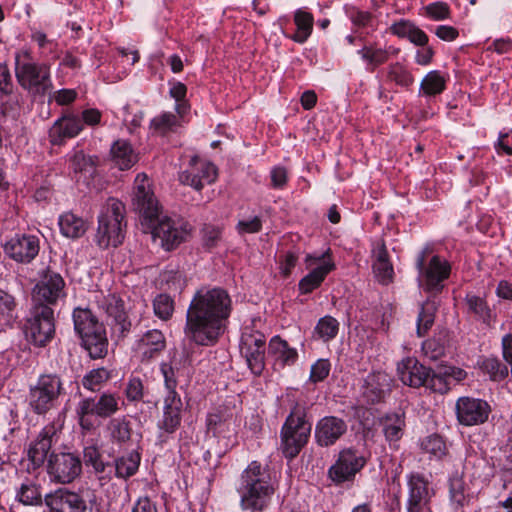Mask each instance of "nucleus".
<instances>
[{"label":"nucleus","mask_w":512,"mask_h":512,"mask_svg":"<svg viewBox=\"0 0 512 512\" xmlns=\"http://www.w3.org/2000/svg\"><path fill=\"white\" fill-rule=\"evenodd\" d=\"M232 312V300L221 287H202L194 294L186 313L184 333L199 346H213L224 334Z\"/></svg>","instance_id":"f257e3e1"},{"label":"nucleus","mask_w":512,"mask_h":512,"mask_svg":"<svg viewBox=\"0 0 512 512\" xmlns=\"http://www.w3.org/2000/svg\"><path fill=\"white\" fill-rule=\"evenodd\" d=\"M134 205L140 214L142 226L151 230L153 238L159 239L165 250L171 251L188 239L191 231L189 223L170 217L159 219L158 201L144 183L136 188Z\"/></svg>","instance_id":"f03ea898"},{"label":"nucleus","mask_w":512,"mask_h":512,"mask_svg":"<svg viewBox=\"0 0 512 512\" xmlns=\"http://www.w3.org/2000/svg\"><path fill=\"white\" fill-rule=\"evenodd\" d=\"M277 489L278 482L272 477L270 468L259 461L250 462L236 483L241 510L265 512L271 505Z\"/></svg>","instance_id":"7ed1b4c3"},{"label":"nucleus","mask_w":512,"mask_h":512,"mask_svg":"<svg viewBox=\"0 0 512 512\" xmlns=\"http://www.w3.org/2000/svg\"><path fill=\"white\" fill-rule=\"evenodd\" d=\"M14 72L19 86L33 97H44L53 89L50 64L38 62L30 49L15 52Z\"/></svg>","instance_id":"20e7f679"},{"label":"nucleus","mask_w":512,"mask_h":512,"mask_svg":"<svg viewBox=\"0 0 512 512\" xmlns=\"http://www.w3.org/2000/svg\"><path fill=\"white\" fill-rule=\"evenodd\" d=\"M124 213V204L114 198H109L102 207L95 237L100 248L117 247L123 242L126 228Z\"/></svg>","instance_id":"39448f33"},{"label":"nucleus","mask_w":512,"mask_h":512,"mask_svg":"<svg viewBox=\"0 0 512 512\" xmlns=\"http://www.w3.org/2000/svg\"><path fill=\"white\" fill-rule=\"evenodd\" d=\"M312 424L306 419L305 409L295 405L280 432V449L288 459L295 458L308 443Z\"/></svg>","instance_id":"423d86ee"},{"label":"nucleus","mask_w":512,"mask_h":512,"mask_svg":"<svg viewBox=\"0 0 512 512\" xmlns=\"http://www.w3.org/2000/svg\"><path fill=\"white\" fill-rule=\"evenodd\" d=\"M120 396L104 392L98 397L82 398L76 407L78 422L82 430L92 431L100 425L101 418H109L120 410Z\"/></svg>","instance_id":"0eeeda50"},{"label":"nucleus","mask_w":512,"mask_h":512,"mask_svg":"<svg viewBox=\"0 0 512 512\" xmlns=\"http://www.w3.org/2000/svg\"><path fill=\"white\" fill-rule=\"evenodd\" d=\"M65 393L64 383L59 375L42 374L29 388V408L37 415H45L58 406L59 398Z\"/></svg>","instance_id":"6e6552de"},{"label":"nucleus","mask_w":512,"mask_h":512,"mask_svg":"<svg viewBox=\"0 0 512 512\" xmlns=\"http://www.w3.org/2000/svg\"><path fill=\"white\" fill-rule=\"evenodd\" d=\"M66 283L63 277L47 268L32 291V306L39 308H51L60 300L66 298Z\"/></svg>","instance_id":"1a4fd4ad"},{"label":"nucleus","mask_w":512,"mask_h":512,"mask_svg":"<svg viewBox=\"0 0 512 512\" xmlns=\"http://www.w3.org/2000/svg\"><path fill=\"white\" fill-rule=\"evenodd\" d=\"M54 309L31 306L25 324V335L34 345L43 347L55 334Z\"/></svg>","instance_id":"9d476101"},{"label":"nucleus","mask_w":512,"mask_h":512,"mask_svg":"<svg viewBox=\"0 0 512 512\" xmlns=\"http://www.w3.org/2000/svg\"><path fill=\"white\" fill-rule=\"evenodd\" d=\"M47 473L53 483L70 484L80 477L82 461L71 452H52L47 460Z\"/></svg>","instance_id":"9b49d317"},{"label":"nucleus","mask_w":512,"mask_h":512,"mask_svg":"<svg viewBox=\"0 0 512 512\" xmlns=\"http://www.w3.org/2000/svg\"><path fill=\"white\" fill-rule=\"evenodd\" d=\"M266 337L257 330L246 327L240 339V353L248 368L255 376L262 375L265 369Z\"/></svg>","instance_id":"f8f14e48"},{"label":"nucleus","mask_w":512,"mask_h":512,"mask_svg":"<svg viewBox=\"0 0 512 512\" xmlns=\"http://www.w3.org/2000/svg\"><path fill=\"white\" fill-rule=\"evenodd\" d=\"M3 250L15 262L29 264L39 253L40 241L35 235L16 234L5 242Z\"/></svg>","instance_id":"ddd939ff"},{"label":"nucleus","mask_w":512,"mask_h":512,"mask_svg":"<svg viewBox=\"0 0 512 512\" xmlns=\"http://www.w3.org/2000/svg\"><path fill=\"white\" fill-rule=\"evenodd\" d=\"M407 484L406 512H432L430 501L434 493L424 476L418 473L411 474Z\"/></svg>","instance_id":"4468645a"},{"label":"nucleus","mask_w":512,"mask_h":512,"mask_svg":"<svg viewBox=\"0 0 512 512\" xmlns=\"http://www.w3.org/2000/svg\"><path fill=\"white\" fill-rule=\"evenodd\" d=\"M455 410L459 423L465 426L483 424L488 420L491 412L490 405L486 401L472 397L459 398Z\"/></svg>","instance_id":"2eb2a0df"},{"label":"nucleus","mask_w":512,"mask_h":512,"mask_svg":"<svg viewBox=\"0 0 512 512\" xmlns=\"http://www.w3.org/2000/svg\"><path fill=\"white\" fill-rule=\"evenodd\" d=\"M425 252H421L416 260V267L425 277L426 288L429 291L439 292L443 288L442 282L450 275V265L435 255L431 258L427 267H425Z\"/></svg>","instance_id":"dca6fc26"},{"label":"nucleus","mask_w":512,"mask_h":512,"mask_svg":"<svg viewBox=\"0 0 512 512\" xmlns=\"http://www.w3.org/2000/svg\"><path fill=\"white\" fill-rule=\"evenodd\" d=\"M366 461V457L355 449L343 450L336 463L330 468L329 475L337 483L348 481L365 466Z\"/></svg>","instance_id":"f3484780"},{"label":"nucleus","mask_w":512,"mask_h":512,"mask_svg":"<svg viewBox=\"0 0 512 512\" xmlns=\"http://www.w3.org/2000/svg\"><path fill=\"white\" fill-rule=\"evenodd\" d=\"M397 373L404 385L419 388L426 387L431 390L433 370L421 364L414 357H407L397 365Z\"/></svg>","instance_id":"a211bd4d"},{"label":"nucleus","mask_w":512,"mask_h":512,"mask_svg":"<svg viewBox=\"0 0 512 512\" xmlns=\"http://www.w3.org/2000/svg\"><path fill=\"white\" fill-rule=\"evenodd\" d=\"M217 178V169L214 164L194 156L190 160V168L183 171L179 180L196 190H201L206 184L213 183Z\"/></svg>","instance_id":"6ab92c4d"},{"label":"nucleus","mask_w":512,"mask_h":512,"mask_svg":"<svg viewBox=\"0 0 512 512\" xmlns=\"http://www.w3.org/2000/svg\"><path fill=\"white\" fill-rule=\"evenodd\" d=\"M44 501L50 512H85L87 509L82 495L66 488L45 495Z\"/></svg>","instance_id":"aec40b11"},{"label":"nucleus","mask_w":512,"mask_h":512,"mask_svg":"<svg viewBox=\"0 0 512 512\" xmlns=\"http://www.w3.org/2000/svg\"><path fill=\"white\" fill-rule=\"evenodd\" d=\"M76 333L81 338L82 347L92 359H102L107 355L108 339L106 329L101 322L91 324L90 327Z\"/></svg>","instance_id":"412c9836"},{"label":"nucleus","mask_w":512,"mask_h":512,"mask_svg":"<svg viewBox=\"0 0 512 512\" xmlns=\"http://www.w3.org/2000/svg\"><path fill=\"white\" fill-rule=\"evenodd\" d=\"M99 307L102 308L112 319V329L119 337H126L131 330V322L128 320L124 308V301L115 294H109L99 301Z\"/></svg>","instance_id":"4be33fe9"},{"label":"nucleus","mask_w":512,"mask_h":512,"mask_svg":"<svg viewBox=\"0 0 512 512\" xmlns=\"http://www.w3.org/2000/svg\"><path fill=\"white\" fill-rule=\"evenodd\" d=\"M347 431L346 422L335 416L320 419L315 427V439L318 445L328 447L336 443Z\"/></svg>","instance_id":"5701e85b"},{"label":"nucleus","mask_w":512,"mask_h":512,"mask_svg":"<svg viewBox=\"0 0 512 512\" xmlns=\"http://www.w3.org/2000/svg\"><path fill=\"white\" fill-rule=\"evenodd\" d=\"M182 410L183 402L179 394L165 395L162 418L158 422L159 430L167 434L175 433L181 425Z\"/></svg>","instance_id":"b1692460"},{"label":"nucleus","mask_w":512,"mask_h":512,"mask_svg":"<svg viewBox=\"0 0 512 512\" xmlns=\"http://www.w3.org/2000/svg\"><path fill=\"white\" fill-rule=\"evenodd\" d=\"M166 347L164 334L157 329L148 330L136 342L135 351L141 362L157 358Z\"/></svg>","instance_id":"393cba45"},{"label":"nucleus","mask_w":512,"mask_h":512,"mask_svg":"<svg viewBox=\"0 0 512 512\" xmlns=\"http://www.w3.org/2000/svg\"><path fill=\"white\" fill-rule=\"evenodd\" d=\"M56 441L57 428L55 424L46 425L28 451V457L34 466L39 467L46 458L48 459V452Z\"/></svg>","instance_id":"a878e982"},{"label":"nucleus","mask_w":512,"mask_h":512,"mask_svg":"<svg viewBox=\"0 0 512 512\" xmlns=\"http://www.w3.org/2000/svg\"><path fill=\"white\" fill-rule=\"evenodd\" d=\"M83 130L81 119L75 115H64L55 121L49 130L53 145H61L66 139L76 137Z\"/></svg>","instance_id":"bb28decb"},{"label":"nucleus","mask_w":512,"mask_h":512,"mask_svg":"<svg viewBox=\"0 0 512 512\" xmlns=\"http://www.w3.org/2000/svg\"><path fill=\"white\" fill-rule=\"evenodd\" d=\"M111 443L120 449H126L133 443V424L126 416L112 418L106 427Z\"/></svg>","instance_id":"cd10ccee"},{"label":"nucleus","mask_w":512,"mask_h":512,"mask_svg":"<svg viewBox=\"0 0 512 512\" xmlns=\"http://www.w3.org/2000/svg\"><path fill=\"white\" fill-rule=\"evenodd\" d=\"M268 356L273 359L275 367L284 368L296 363L298 352L295 348L290 347L287 341L276 335L269 341Z\"/></svg>","instance_id":"c85d7f7f"},{"label":"nucleus","mask_w":512,"mask_h":512,"mask_svg":"<svg viewBox=\"0 0 512 512\" xmlns=\"http://www.w3.org/2000/svg\"><path fill=\"white\" fill-rule=\"evenodd\" d=\"M466 373L462 369L455 367H443L437 371H433L431 391L445 394L447 393L452 385L463 380Z\"/></svg>","instance_id":"c756f323"},{"label":"nucleus","mask_w":512,"mask_h":512,"mask_svg":"<svg viewBox=\"0 0 512 512\" xmlns=\"http://www.w3.org/2000/svg\"><path fill=\"white\" fill-rule=\"evenodd\" d=\"M382 433L390 444L399 441L405 428V415L400 412L387 413L379 419Z\"/></svg>","instance_id":"7c9ffc66"},{"label":"nucleus","mask_w":512,"mask_h":512,"mask_svg":"<svg viewBox=\"0 0 512 512\" xmlns=\"http://www.w3.org/2000/svg\"><path fill=\"white\" fill-rule=\"evenodd\" d=\"M389 30L393 35L407 38L417 46H426L428 43L426 33L409 20L395 22L390 26Z\"/></svg>","instance_id":"2f4dec72"},{"label":"nucleus","mask_w":512,"mask_h":512,"mask_svg":"<svg viewBox=\"0 0 512 512\" xmlns=\"http://www.w3.org/2000/svg\"><path fill=\"white\" fill-rule=\"evenodd\" d=\"M373 271L382 284H388L392 281L394 270L389 260L387 248L384 243L379 244L373 249Z\"/></svg>","instance_id":"473e14b6"},{"label":"nucleus","mask_w":512,"mask_h":512,"mask_svg":"<svg viewBox=\"0 0 512 512\" xmlns=\"http://www.w3.org/2000/svg\"><path fill=\"white\" fill-rule=\"evenodd\" d=\"M332 262H323L313 268L306 276H304L298 284L301 294H309L322 284L327 275L334 269Z\"/></svg>","instance_id":"72a5a7b5"},{"label":"nucleus","mask_w":512,"mask_h":512,"mask_svg":"<svg viewBox=\"0 0 512 512\" xmlns=\"http://www.w3.org/2000/svg\"><path fill=\"white\" fill-rule=\"evenodd\" d=\"M18 302L14 295L0 288V332L16 322Z\"/></svg>","instance_id":"f704fd0d"},{"label":"nucleus","mask_w":512,"mask_h":512,"mask_svg":"<svg viewBox=\"0 0 512 512\" xmlns=\"http://www.w3.org/2000/svg\"><path fill=\"white\" fill-rule=\"evenodd\" d=\"M384 381L385 376L381 374L368 376L362 386L361 402L367 405L379 403L385 396V389L382 383Z\"/></svg>","instance_id":"c9c22d12"},{"label":"nucleus","mask_w":512,"mask_h":512,"mask_svg":"<svg viewBox=\"0 0 512 512\" xmlns=\"http://www.w3.org/2000/svg\"><path fill=\"white\" fill-rule=\"evenodd\" d=\"M141 455L137 451H131L125 455L117 457L112 465L115 476L127 480L134 476L140 465Z\"/></svg>","instance_id":"e433bc0d"},{"label":"nucleus","mask_w":512,"mask_h":512,"mask_svg":"<svg viewBox=\"0 0 512 512\" xmlns=\"http://www.w3.org/2000/svg\"><path fill=\"white\" fill-rule=\"evenodd\" d=\"M465 303L468 313L473 315L476 320L481 321L486 325H490L494 320L495 315L484 298L474 294H467L465 297Z\"/></svg>","instance_id":"4c0bfd02"},{"label":"nucleus","mask_w":512,"mask_h":512,"mask_svg":"<svg viewBox=\"0 0 512 512\" xmlns=\"http://www.w3.org/2000/svg\"><path fill=\"white\" fill-rule=\"evenodd\" d=\"M15 498L26 506H41L43 504L41 486L31 479H26L20 485Z\"/></svg>","instance_id":"58836bf2"},{"label":"nucleus","mask_w":512,"mask_h":512,"mask_svg":"<svg viewBox=\"0 0 512 512\" xmlns=\"http://www.w3.org/2000/svg\"><path fill=\"white\" fill-rule=\"evenodd\" d=\"M83 460L87 466H91L96 474H103L102 478H110L113 472L112 464L105 462L96 445L86 446L83 450Z\"/></svg>","instance_id":"ea45409f"},{"label":"nucleus","mask_w":512,"mask_h":512,"mask_svg":"<svg viewBox=\"0 0 512 512\" xmlns=\"http://www.w3.org/2000/svg\"><path fill=\"white\" fill-rule=\"evenodd\" d=\"M111 154L113 161L121 170L129 169L137 161V156L126 140L115 141L111 147Z\"/></svg>","instance_id":"a19ab883"},{"label":"nucleus","mask_w":512,"mask_h":512,"mask_svg":"<svg viewBox=\"0 0 512 512\" xmlns=\"http://www.w3.org/2000/svg\"><path fill=\"white\" fill-rule=\"evenodd\" d=\"M59 227L61 233L67 238H79L87 230L86 222L77 215L67 212L60 216Z\"/></svg>","instance_id":"79ce46f5"},{"label":"nucleus","mask_w":512,"mask_h":512,"mask_svg":"<svg viewBox=\"0 0 512 512\" xmlns=\"http://www.w3.org/2000/svg\"><path fill=\"white\" fill-rule=\"evenodd\" d=\"M294 22L297 27L296 33L291 37L297 43L307 41L313 30V15L304 10H297L294 15Z\"/></svg>","instance_id":"37998d69"},{"label":"nucleus","mask_w":512,"mask_h":512,"mask_svg":"<svg viewBox=\"0 0 512 512\" xmlns=\"http://www.w3.org/2000/svg\"><path fill=\"white\" fill-rule=\"evenodd\" d=\"M15 89L12 75L6 63H0V111L3 115L8 112L9 97Z\"/></svg>","instance_id":"c03bdc74"},{"label":"nucleus","mask_w":512,"mask_h":512,"mask_svg":"<svg viewBox=\"0 0 512 512\" xmlns=\"http://www.w3.org/2000/svg\"><path fill=\"white\" fill-rule=\"evenodd\" d=\"M111 378L112 371L105 367H100L86 373L81 380V384L91 392H98Z\"/></svg>","instance_id":"a18cd8bd"},{"label":"nucleus","mask_w":512,"mask_h":512,"mask_svg":"<svg viewBox=\"0 0 512 512\" xmlns=\"http://www.w3.org/2000/svg\"><path fill=\"white\" fill-rule=\"evenodd\" d=\"M181 126L180 117L172 112H164L152 119L151 129L160 135L175 132Z\"/></svg>","instance_id":"49530a36"},{"label":"nucleus","mask_w":512,"mask_h":512,"mask_svg":"<svg viewBox=\"0 0 512 512\" xmlns=\"http://www.w3.org/2000/svg\"><path fill=\"white\" fill-rule=\"evenodd\" d=\"M446 88V79L440 71H430L421 81L420 93L426 96L441 94Z\"/></svg>","instance_id":"de8ad7c7"},{"label":"nucleus","mask_w":512,"mask_h":512,"mask_svg":"<svg viewBox=\"0 0 512 512\" xmlns=\"http://www.w3.org/2000/svg\"><path fill=\"white\" fill-rule=\"evenodd\" d=\"M339 331V322L330 315L320 318L314 328V335L323 342L334 339Z\"/></svg>","instance_id":"09e8293b"},{"label":"nucleus","mask_w":512,"mask_h":512,"mask_svg":"<svg viewBox=\"0 0 512 512\" xmlns=\"http://www.w3.org/2000/svg\"><path fill=\"white\" fill-rule=\"evenodd\" d=\"M437 307L435 302L426 301L421 305L417 318V334L423 337L434 324Z\"/></svg>","instance_id":"8fccbe9b"},{"label":"nucleus","mask_w":512,"mask_h":512,"mask_svg":"<svg viewBox=\"0 0 512 512\" xmlns=\"http://www.w3.org/2000/svg\"><path fill=\"white\" fill-rule=\"evenodd\" d=\"M449 494L450 500L456 508L463 507L466 504V485L463 477L457 472L449 478Z\"/></svg>","instance_id":"3c124183"},{"label":"nucleus","mask_w":512,"mask_h":512,"mask_svg":"<svg viewBox=\"0 0 512 512\" xmlns=\"http://www.w3.org/2000/svg\"><path fill=\"white\" fill-rule=\"evenodd\" d=\"M387 79L403 88H408L414 83V77L411 72L399 62L388 66Z\"/></svg>","instance_id":"603ef678"},{"label":"nucleus","mask_w":512,"mask_h":512,"mask_svg":"<svg viewBox=\"0 0 512 512\" xmlns=\"http://www.w3.org/2000/svg\"><path fill=\"white\" fill-rule=\"evenodd\" d=\"M361 58L372 67V70L376 67L386 63L389 59V51L382 48H377L373 45L364 46L358 51Z\"/></svg>","instance_id":"864d4df0"},{"label":"nucleus","mask_w":512,"mask_h":512,"mask_svg":"<svg viewBox=\"0 0 512 512\" xmlns=\"http://www.w3.org/2000/svg\"><path fill=\"white\" fill-rule=\"evenodd\" d=\"M480 369L494 381L503 380L508 375V368L495 357L484 358L479 362Z\"/></svg>","instance_id":"5fc2aeb1"},{"label":"nucleus","mask_w":512,"mask_h":512,"mask_svg":"<svg viewBox=\"0 0 512 512\" xmlns=\"http://www.w3.org/2000/svg\"><path fill=\"white\" fill-rule=\"evenodd\" d=\"M160 371L164 378L165 395L179 394L176 391L178 385L177 372L178 369L171 362H163L160 365Z\"/></svg>","instance_id":"6e6d98bb"},{"label":"nucleus","mask_w":512,"mask_h":512,"mask_svg":"<svg viewBox=\"0 0 512 512\" xmlns=\"http://www.w3.org/2000/svg\"><path fill=\"white\" fill-rule=\"evenodd\" d=\"M73 322L75 331H80L90 327L91 324L100 323L98 318L88 308L77 307L73 310Z\"/></svg>","instance_id":"4d7b16f0"},{"label":"nucleus","mask_w":512,"mask_h":512,"mask_svg":"<svg viewBox=\"0 0 512 512\" xmlns=\"http://www.w3.org/2000/svg\"><path fill=\"white\" fill-rule=\"evenodd\" d=\"M155 315L162 320H168L174 311V301L167 294H159L153 301Z\"/></svg>","instance_id":"13d9d810"},{"label":"nucleus","mask_w":512,"mask_h":512,"mask_svg":"<svg viewBox=\"0 0 512 512\" xmlns=\"http://www.w3.org/2000/svg\"><path fill=\"white\" fill-rule=\"evenodd\" d=\"M423 450L431 456L441 459L446 455L447 447L443 438L439 435H430L422 442Z\"/></svg>","instance_id":"bf43d9fd"},{"label":"nucleus","mask_w":512,"mask_h":512,"mask_svg":"<svg viewBox=\"0 0 512 512\" xmlns=\"http://www.w3.org/2000/svg\"><path fill=\"white\" fill-rule=\"evenodd\" d=\"M202 244L204 248L211 250L215 248L222 238V231L219 227L205 224L201 230Z\"/></svg>","instance_id":"052dcab7"},{"label":"nucleus","mask_w":512,"mask_h":512,"mask_svg":"<svg viewBox=\"0 0 512 512\" xmlns=\"http://www.w3.org/2000/svg\"><path fill=\"white\" fill-rule=\"evenodd\" d=\"M30 37L37 44L41 55L51 54L55 51L56 41L49 39L43 31L34 29L31 31Z\"/></svg>","instance_id":"680f3d73"},{"label":"nucleus","mask_w":512,"mask_h":512,"mask_svg":"<svg viewBox=\"0 0 512 512\" xmlns=\"http://www.w3.org/2000/svg\"><path fill=\"white\" fill-rule=\"evenodd\" d=\"M124 393L130 402H139L144 396L143 381L139 377H130L126 384Z\"/></svg>","instance_id":"e2e57ef3"},{"label":"nucleus","mask_w":512,"mask_h":512,"mask_svg":"<svg viewBox=\"0 0 512 512\" xmlns=\"http://www.w3.org/2000/svg\"><path fill=\"white\" fill-rule=\"evenodd\" d=\"M331 370V363L328 359H318L311 366L309 380L312 383L324 381Z\"/></svg>","instance_id":"0e129e2a"},{"label":"nucleus","mask_w":512,"mask_h":512,"mask_svg":"<svg viewBox=\"0 0 512 512\" xmlns=\"http://www.w3.org/2000/svg\"><path fill=\"white\" fill-rule=\"evenodd\" d=\"M236 229L239 234L258 233L262 229V220L259 216H254L251 219L240 220L236 225Z\"/></svg>","instance_id":"69168bd1"},{"label":"nucleus","mask_w":512,"mask_h":512,"mask_svg":"<svg viewBox=\"0 0 512 512\" xmlns=\"http://www.w3.org/2000/svg\"><path fill=\"white\" fill-rule=\"evenodd\" d=\"M91 157H87L83 151H76L70 159L71 168L75 173L82 172L93 166Z\"/></svg>","instance_id":"338daca9"},{"label":"nucleus","mask_w":512,"mask_h":512,"mask_svg":"<svg viewBox=\"0 0 512 512\" xmlns=\"http://www.w3.org/2000/svg\"><path fill=\"white\" fill-rule=\"evenodd\" d=\"M427 15L434 20H444L449 16V7L443 2H434L426 6Z\"/></svg>","instance_id":"774afa93"}]
</instances>
